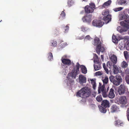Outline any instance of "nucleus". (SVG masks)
<instances>
[{
  "instance_id": "1",
  "label": "nucleus",
  "mask_w": 129,
  "mask_h": 129,
  "mask_svg": "<svg viewBox=\"0 0 129 129\" xmlns=\"http://www.w3.org/2000/svg\"><path fill=\"white\" fill-rule=\"evenodd\" d=\"M90 90L86 87L82 88L77 93L76 95L82 98L86 99L90 95Z\"/></svg>"
},
{
  "instance_id": "2",
  "label": "nucleus",
  "mask_w": 129,
  "mask_h": 129,
  "mask_svg": "<svg viewBox=\"0 0 129 129\" xmlns=\"http://www.w3.org/2000/svg\"><path fill=\"white\" fill-rule=\"evenodd\" d=\"M94 41L93 45L94 46H96V51L97 53L99 55L100 51L104 52L105 50V48L103 46H101L102 43L100 42L99 38L96 37L94 39Z\"/></svg>"
},
{
  "instance_id": "3",
  "label": "nucleus",
  "mask_w": 129,
  "mask_h": 129,
  "mask_svg": "<svg viewBox=\"0 0 129 129\" xmlns=\"http://www.w3.org/2000/svg\"><path fill=\"white\" fill-rule=\"evenodd\" d=\"M122 19H124V21H121V25L124 28H129V16L128 14H125L122 16Z\"/></svg>"
},
{
  "instance_id": "4",
  "label": "nucleus",
  "mask_w": 129,
  "mask_h": 129,
  "mask_svg": "<svg viewBox=\"0 0 129 129\" xmlns=\"http://www.w3.org/2000/svg\"><path fill=\"white\" fill-rule=\"evenodd\" d=\"M89 5V6H86L84 8L85 12L87 13H92L95 8V5L94 3H91Z\"/></svg>"
},
{
  "instance_id": "5",
  "label": "nucleus",
  "mask_w": 129,
  "mask_h": 129,
  "mask_svg": "<svg viewBox=\"0 0 129 129\" xmlns=\"http://www.w3.org/2000/svg\"><path fill=\"white\" fill-rule=\"evenodd\" d=\"M80 66L78 62L77 63L76 66L74 67V69L72 71V77L75 78L79 72V68Z\"/></svg>"
},
{
  "instance_id": "6",
  "label": "nucleus",
  "mask_w": 129,
  "mask_h": 129,
  "mask_svg": "<svg viewBox=\"0 0 129 129\" xmlns=\"http://www.w3.org/2000/svg\"><path fill=\"white\" fill-rule=\"evenodd\" d=\"M127 88L123 84H121L119 86L118 88V92L120 95H122L125 92Z\"/></svg>"
},
{
  "instance_id": "7",
  "label": "nucleus",
  "mask_w": 129,
  "mask_h": 129,
  "mask_svg": "<svg viewBox=\"0 0 129 129\" xmlns=\"http://www.w3.org/2000/svg\"><path fill=\"white\" fill-rule=\"evenodd\" d=\"M92 24L94 26L100 27L103 25L104 23L102 22L101 20L96 19L93 20L92 22Z\"/></svg>"
},
{
  "instance_id": "8",
  "label": "nucleus",
  "mask_w": 129,
  "mask_h": 129,
  "mask_svg": "<svg viewBox=\"0 0 129 129\" xmlns=\"http://www.w3.org/2000/svg\"><path fill=\"white\" fill-rule=\"evenodd\" d=\"M111 60L113 64V68L114 69V72L115 70H118V68L115 65L117 62V58L116 56L115 55H113L111 57Z\"/></svg>"
},
{
  "instance_id": "9",
  "label": "nucleus",
  "mask_w": 129,
  "mask_h": 129,
  "mask_svg": "<svg viewBox=\"0 0 129 129\" xmlns=\"http://www.w3.org/2000/svg\"><path fill=\"white\" fill-rule=\"evenodd\" d=\"M92 15L91 14H88L84 16L82 18L83 21L87 22H90L91 21Z\"/></svg>"
},
{
  "instance_id": "10",
  "label": "nucleus",
  "mask_w": 129,
  "mask_h": 129,
  "mask_svg": "<svg viewBox=\"0 0 129 129\" xmlns=\"http://www.w3.org/2000/svg\"><path fill=\"white\" fill-rule=\"evenodd\" d=\"M109 102L107 100H103L101 103V106L105 108H108L109 107Z\"/></svg>"
},
{
  "instance_id": "11",
  "label": "nucleus",
  "mask_w": 129,
  "mask_h": 129,
  "mask_svg": "<svg viewBox=\"0 0 129 129\" xmlns=\"http://www.w3.org/2000/svg\"><path fill=\"white\" fill-rule=\"evenodd\" d=\"M111 15H110L104 16L103 19L105 21L106 23H108L111 20Z\"/></svg>"
},
{
  "instance_id": "12",
  "label": "nucleus",
  "mask_w": 129,
  "mask_h": 129,
  "mask_svg": "<svg viewBox=\"0 0 129 129\" xmlns=\"http://www.w3.org/2000/svg\"><path fill=\"white\" fill-rule=\"evenodd\" d=\"M61 61L65 65H69L71 63V60L68 59L64 58Z\"/></svg>"
},
{
  "instance_id": "13",
  "label": "nucleus",
  "mask_w": 129,
  "mask_h": 129,
  "mask_svg": "<svg viewBox=\"0 0 129 129\" xmlns=\"http://www.w3.org/2000/svg\"><path fill=\"white\" fill-rule=\"evenodd\" d=\"M119 108L116 105H112L111 107L110 110L111 113H114L117 112Z\"/></svg>"
},
{
  "instance_id": "14",
  "label": "nucleus",
  "mask_w": 129,
  "mask_h": 129,
  "mask_svg": "<svg viewBox=\"0 0 129 129\" xmlns=\"http://www.w3.org/2000/svg\"><path fill=\"white\" fill-rule=\"evenodd\" d=\"M108 96L110 98L112 99L115 96L114 89L111 88L110 89L108 95Z\"/></svg>"
},
{
  "instance_id": "15",
  "label": "nucleus",
  "mask_w": 129,
  "mask_h": 129,
  "mask_svg": "<svg viewBox=\"0 0 129 129\" xmlns=\"http://www.w3.org/2000/svg\"><path fill=\"white\" fill-rule=\"evenodd\" d=\"M79 81L81 83H85L86 82V78L82 75H80L79 77Z\"/></svg>"
},
{
  "instance_id": "16",
  "label": "nucleus",
  "mask_w": 129,
  "mask_h": 129,
  "mask_svg": "<svg viewBox=\"0 0 129 129\" xmlns=\"http://www.w3.org/2000/svg\"><path fill=\"white\" fill-rule=\"evenodd\" d=\"M119 102L122 104H125L126 102V100L125 96H122L119 99Z\"/></svg>"
},
{
  "instance_id": "17",
  "label": "nucleus",
  "mask_w": 129,
  "mask_h": 129,
  "mask_svg": "<svg viewBox=\"0 0 129 129\" xmlns=\"http://www.w3.org/2000/svg\"><path fill=\"white\" fill-rule=\"evenodd\" d=\"M95 63L94 65V68L95 71L100 70L101 68V63Z\"/></svg>"
},
{
  "instance_id": "18",
  "label": "nucleus",
  "mask_w": 129,
  "mask_h": 129,
  "mask_svg": "<svg viewBox=\"0 0 129 129\" xmlns=\"http://www.w3.org/2000/svg\"><path fill=\"white\" fill-rule=\"evenodd\" d=\"M115 125L117 126H123L124 125V123L121 121L118 120L115 121Z\"/></svg>"
},
{
  "instance_id": "19",
  "label": "nucleus",
  "mask_w": 129,
  "mask_h": 129,
  "mask_svg": "<svg viewBox=\"0 0 129 129\" xmlns=\"http://www.w3.org/2000/svg\"><path fill=\"white\" fill-rule=\"evenodd\" d=\"M101 84L100 83L99 84V88L98 89V91L99 93H101V91L102 92H103V91H105V85L104 84H103L101 86H100Z\"/></svg>"
},
{
  "instance_id": "20",
  "label": "nucleus",
  "mask_w": 129,
  "mask_h": 129,
  "mask_svg": "<svg viewBox=\"0 0 129 129\" xmlns=\"http://www.w3.org/2000/svg\"><path fill=\"white\" fill-rule=\"evenodd\" d=\"M82 72L84 74H86L87 72V70L86 67L82 65L81 66Z\"/></svg>"
},
{
  "instance_id": "21",
  "label": "nucleus",
  "mask_w": 129,
  "mask_h": 129,
  "mask_svg": "<svg viewBox=\"0 0 129 129\" xmlns=\"http://www.w3.org/2000/svg\"><path fill=\"white\" fill-rule=\"evenodd\" d=\"M107 108L101 106L99 108V110L101 112L103 113H105L107 111Z\"/></svg>"
},
{
  "instance_id": "22",
  "label": "nucleus",
  "mask_w": 129,
  "mask_h": 129,
  "mask_svg": "<svg viewBox=\"0 0 129 129\" xmlns=\"http://www.w3.org/2000/svg\"><path fill=\"white\" fill-rule=\"evenodd\" d=\"M109 89V87H108L106 90H105V91H103L102 93V95L104 97H106L108 96V94L107 93Z\"/></svg>"
},
{
  "instance_id": "23",
  "label": "nucleus",
  "mask_w": 129,
  "mask_h": 129,
  "mask_svg": "<svg viewBox=\"0 0 129 129\" xmlns=\"http://www.w3.org/2000/svg\"><path fill=\"white\" fill-rule=\"evenodd\" d=\"M112 40L113 42L115 43H118V41L116 36L115 35H113L112 36Z\"/></svg>"
},
{
  "instance_id": "24",
  "label": "nucleus",
  "mask_w": 129,
  "mask_h": 129,
  "mask_svg": "<svg viewBox=\"0 0 129 129\" xmlns=\"http://www.w3.org/2000/svg\"><path fill=\"white\" fill-rule=\"evenodd\" d=\"M57 45V42L55 40H51L50 42V45L51 46L55 47Z\"/></svg>"
},
{
  "instance_id": "25",
  "label": "nucleus",
  "mask_w": 129,
  "mask_h": 129,
  "mask_svg": "<svg viewBox=\"0 0 129 129\" xmlns=\"http://www.w3.org/2000/svg\"><path fill=\"white\" fill-rule=\"evenodd\" d=\"M103 66L104 70H105L107 74H108L109 73V70L108 69V68L106 66V64L105 63H103Z\"/></svg>"
},
{
  "instance_id": "26",
  "label": "nucleus",
  "mask_w": 129,
  "mask_h": 129,
  "mask_svg": "<svg viewBox=\"0 0 129 129\" xmlns=\"http://www.w3.org/2000/svg\"><path fill=\"white\" fill-rule=\"evenodd\" d=\"M111 3V1L109 0L105 3L103 5V6L105 7L109 6L110 5Z\"/></svg>"
},
{
  "instance_id": "27",
  "label": "nucleus",
  "mask_w": 129,
  "mask_h": 129,
  "mask_svg": "<svg viewBox=\"0 0 129 129\" xmlns=\"http://www.w3.org/2000/svg\"><path fill=\"white\" fill-rule=\"evenodd\" d=\"M103 81L104 84H107L108 81V78L107 76L105 77V79L103 80Z\"/></svg>"
},
{
  "instance_id": "28",
  "label": "nucleus",
  "mask_w": 129,
  "mask_h": 129,
  "mask_svg": "<svg viewBox=\"0 0 129 129\" xmlns=\"http://www.w3.org/2000/svg\"><path fill=\"white\" fill-rule=\"evenodd\" d=\"M124 55L126 59L127 60L128 59L129 56L128 54L127 51H125L124 52Z\"/></svg>"
},
{
  "instance_id": "29",
  "label": "nucleus",
  "mask_w": 129,
  "mask_h": 129,
  "mask_svg": "<svg viewBox=\"0 0 129 129\" xmlns=\"http://www.w3.org/2000/svg\"><path fill=\"white\" fill-rule=\"evenodd\" d=\"M116 80L118 81L119 82H120L121 83L122 82V79L121 78L119 75H117L116 76Z\"/></svg>"
},
{
  "instance_id": "30",
  "label": "nucleus",
  "mask_w": 129,
  "mask_h": 129,
  "mask_svg": "<svg viewBox=\"0 0 129 129\" xmlns=\"http://www.w3.org/2000/svg\"><path fill=\"white\" fill-rule=\"evenodd\" d=\"M95 56H96V58L94 59V62L95 63H101V62H100L99 60L98 56L97 55L95 54Z\"/></svg>"
},
{
  "instance_id": "31",
  "label": "nucleus",
  "mask_w": 129,
  "mask_h": 129,
  "mask_svg": "<svg viewBox=\"0 0 129 129\" xmlns=\"http://www.w3.org/2000/svg\"><path fill=\"white\" fill-rule=\"evenodd\" d=\"M112 83L114 85L116 86L119 85L120 83V82H119L118 81L115 79L113 81Z\"/></svg>"
},
{
  "instance_id": "32",
  "label": "nucleus",
  "mask_w": 129,
  "mask_h": 129,
  "mask_svg": "<svg viewBox=\"0 0 129 129\" xmlns=\"http://www.w3.org/2000/svg\"><path fill=\"white\" fill-rule=\"evenodd\" d=\"M96 100L99 102H100L102 100L101 95H100L98 96L96 98Z\"/></svg>"
},
{
  "instance_id": "33",
  "label": "nucleus",
  "mask_w": 129,
  "mask_h": 129,
  "mask_svg": "<svg viewBox=\"0 0 129 129\" xmlns=\"http://www.w3.org/2000/svg\"><path fill=\"white\" fill-rule=\"evenodd\" d=\"M123 9V8H122L121 7H119V8H116L115 9H113V10L114 11L116 12L121 10Z\"/></svg>"
},
{
  "instance_id": "34",
  "label": "nucleus",
  "mask_w": 129,
  "mask_h": 129,
  "mask_svg": "<svg viewBox=\"0 0 129 129\" xmlns=\"http://www.w3.org/2000/svg\"><path fill=\"white\" fill-rule=\"evenodd\" d=\"M68 5L69 7L71 6L73 4V2L72 0H69L68 2Z\"/></svg>"
},
{
  "instance_id": "35",
  "label": "nucleus",
  "mask_w": 129,
  "mask_h": 129,
  "mask_svg": "<svg viewBox=\"0 0 129 129\" xmlns=\"http://www.w3.org/2000/svg\"><path fill=\"white\" fill-rule=\"evenodd\" d=\"M91 83L93 85V88L94 89L96 86V83L95 81L92 79L91 80Z\"/></svg>"
},
{
  "instance_id": "36",
  "label": "nucleus",
  "mask_w": 129,
  "mask_h": 129,
  "mask_svg": "<svg viewBox=\"0 0 129 129\" xmlns=\"http://www.w3.org/2000/svg\"><path fill=\"white\" fill-rule=\"evenodd\" d=\"M49 55L48 56V59L49 60H51V59H53V57L52 54L51 52L49 53Z\"/></svg>"
},
{
  "instance_id": "37",
  "label": "nucleus",
  "mask_w": 129,
  "mask_h": 129,
  "mask_svg": "<svg viewBox=\"0 0 129 129\" xmlns=\"http://www.w3.org/2000/svg\"><path fill=\"white\" fill-rule=\"evenodd\" d=\"M126 3L125 0H120L119 2V4L120 5H122L125 4Z\"/></svg>"
},
{
  "instance_id": "38",
  "label": "nucleus",
  "mask_w": 129,
  "mask_h": 129,
  "mask_svg": "<svg viewBox=\"0 0 129 129\" xmlns=\"http://www.w3.org/2000/svg\"><path fill=\"white\" fill-rule=\"evenodd\" d=\"M122 67L124 68H126L127 66V64L126 62L123 61L122 63Z\"/></svg>"
},
{
  "instance_id": "39",
  "label": "nucleus",
  "mask_w": 129,
  "mask_h": 129,
  "mask_svg": "<svg viewBox=\"0 0 129 129\" xmlns=\"http://www.w3.org/2000/svg\"><path fill=\"white\" fill-rule=\"evenodd\" d=\"M109 12L107 10L104 11L102 13V14L103 15H109Z\"/></svg>"
},
{
  "instance_id": "40",
  "label": "nucleus",
  "mask_w": 129,
  "mask_h": 129,
  "mask_svg": "<svg viewBox=\"0 0 129 129\" xmlns=\"http://www.w3.org/2000/svg\"><path fill=\"white\" fill-rule=\"evenodd\" d=\"M60 18L61 17L64 18L66 14L64 11H62L60 14Z\"/></svg>"
},
{
  "instance_id": "41",
  "label": "nucleus",
  "mask_w": 129,
  "mask_h": 129,
  "mask_svg": "<svg viewBox=\"0 0 129 129\" xmlns=\"http://www.w3.org/2000/svg\"><path fill=\"white\" fill-rule=\"evenodd\" d=\"M125 79L126 83L129 84V75H127L125 77Z\"/></svg>"
},
{
  "instance_id": "42",
  "label": "nucleus",
  "mask_w": 129,
  "mask_h": 129,
  "mask_svg": "<svg viewBox=\"0 0 129 129\" xmlns=\"http://www.w3.org/2000/svg\"><path fill=\"white\" fill-rule=\"evenodd\" d=\"M114 77L113 76H111L109 77V79L110 81L112 82L115 79H114Z\"/></svg>"
},
{
  "instance_id": "43",
  "label": "nucleus",
  "mask_w": 129,
  "mask_h": 129,
  "mask_svg": "<svg viewBox=\"0 0 129 129\" xmlns=\"http://www.w3.org/2000/svg\"><path fill=\"white\" fill-rule=\"evenodd\" d=\"M69 29V27L68 26V25H67L65 27L64 29L65 31H64V32L66 33L68 32Z\"/></svg>"
},
{
  "instance_id": "44",
  "label": "nucleus",
  "mask_w": 129,
  "mask_h": 129,
  "mask_svg": "<svg viewBox=\"0 0 129 129\" xmlns=\"http://www.w3.org/2000/svg\"><path fill=\"white\" fill-rule=\"evenodd\" d=\"M95 74L97 76H101L102 74L100 71H98L95 73Z\"/></svg>"
},
{
  "instance_id": "45",
  "label": "nucleus",
  "mask_w": 129,
  "mask_h": 129,
  "mask_svg": "<svg viewBox=\"0 0 129 129\" xmlns=\"http://www.w3.org/2000/svg\"><path fill=\"white\" fill-rule=\"evenodd\" d=\"M85 39L89 40L92 39L90 37L89 35H88L86 36Z\"/></svg>"
},
{
  "instance_id": "46",
  "label": "nucleus",
  "mask_w": 129,
  "mask_h": 129,
  "mask_svg": "<svg viewBox=\"0 0 129 129\" xmlns=\"http://www.w3.org/2000/svg\"><path fill=\"white\" fill-rule=\"evenodd\" d=\"M127 116L128 120L129 121V108L127 109Z\"/></svg>"
},
{
  "instance_id": "47",
  "label": "nucleus",
  "mask_w": 129,
  "mask_h": 129,
  "mask_svg": "<svg viewBox=\"0 0 129 129\" xmlns=\"http://www.w3.org/2000/svg\"><path fill=\"white\" fill-rule=\"evenodd\" d=\"M124 40H125L126 41H128V40H129V37L127 36H125L124 37Z\"/></svg>"
},
{
  "instance_id": "48",
  "label": "nucleus",
  "mask_w": 129,
  "mask_h": 129,
  "mask_svg": "<svg viewBox=\"0 0 129 129\" xmlns=\"http://www.w3.org/2000/svg\"><path fill=\"white\" fill-rule=\"evenodd\" d=\"M107 65H108L109 66V68H110V67L112 65L111 63L109 61H108L107 62Z\"/></svg>"
},
{
  "instance_id": "49",
  "label": "nucleus",
  "mask_w": 129,
  "mask_h": 129,
  "mask_svg": "<svg viewBox=\"0 0 129 129\" xmlns=\"http://www.w3.org/2000/svg\"><path fill=\"white\" fill-rule=\"evenodd\" d=\"M85 28L84 27H81V30L84 31L85 30Z\"/></svg>"
},
{
  "instance_id": "50",
  "label": "nucleus",
  "mask_w": 129,
  "mask_h": 129,
  "mask_svg": "<svg viewBox=\"0 0 129 129\" xmlns=\"http://www.w3.org/2000/svg\"><path fill=\"white\" fill-rule=\"evenodd\" d=\"M101 58L102 60H104V56L103 55H101Z\"/></svg>"
},
{
  "instance_id": "51",
  "label": "nucleus",
  "mask_w": 129,
  "mask_h": 129,
  "mask_svg": "<svg viewBox=\"0 0 129 129\" xmlns=\"http://www.w3.org/2000/svg\"><path fill=\"white\" fill-rule=\"evenodd\" d=\"M106 67H107L108 68H109V66L108 65H107V64H106Z\"/></svg>"
},
{
  "instance_id": "52",
  "label": "nucleus",
  "mask_w": 129,
  "mask_h": 129,
  "mask_svg": "<svg viewBox=\"0 0 129 129\" xmlns=\"http://www.w3.org/2000/svg\"><path fill=\"white\" fill-rule=\"evenodd\" d=\"M126 71H127V72L126 73L127 74H129V71L128 70H126V71H125V72H126Z\"/></svg>"
},
{
  "instance_id": "53",
  "label": "nucleus",
  "mask_w": 129,
  "mask_h": 129,
  "mask_svg": "<svg viewBox=\"0 0 129 129\" xmlns=\"http://www.w3.org/2000/svg\"><path fill=\"white\" fill-rule=\"evenodd\" d=\"M74 82V81H72V82Z\"/></svg>"
},
{
  "instance_id": "54",
  "label": "nucleus",
  "mask_w": 129,
  "mask_h": 129,
  "mask_svg": "<svg viewBox=\"0 0 129 129\" xmlns=\"http://www.w3.org/2000/svg\"><path fill=\"white\" fill-rule=\"evenodd\" d=\"M128 94L129 95V92H128Z\"/></svg>"
},
{
  "instance_id": "55",
  "label": "nucleus",
  "mask_w": 129,
  "mask_h": 129,
  "mask_svg": "<svg viewBox=\"0 0 129 129\" xmlns=\"http://www.w3.org/2000/svg\"><path fill=\"white\" fill-rule=\"evenodd\" d=\"M2 21V20H1L0 21V22H1Z\"/></svg>"
},
{
  "instance_id": "56",
  "label": "nucleus",
  "mask_w": 129,
  "mask_h": 129,
  "mask_svg": "<svg viewBox=\"0 0 129 129\" xmlns=\"http://www.w3.org/2000/svg\"><path fill=\"white\" fill-rule=\"evenodd\" d=\"M2 21V20H1L0 21V22H1Z\"/></svg>"
},
{
  "instance_id": "57",
  "label": "nucleus",
  "mask_w": 129,
  "mask_h": 129,
  "mask_svg": "<svg viewBox=\"0 0 129 129\" xmlns=\"http://www.w3.org/2000/svg\"><path fill=\"white\" fill-rule=\"evenodd\" d=\"M128 34H129V31H128Z\"/></svg>"
}]
</instances>
